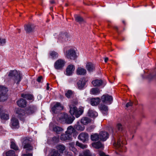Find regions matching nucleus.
Returning a JSON list of instances; mask_svg holds the SVG:
<instances>
[{"mask_svg": "<svg viewBox=\"0 0 156 156\" xmlns=\"http://www.w3.org/2000/svg\"><path fill=\"white\" fill-rule=\"evenodd\" d=\"M8 76L17 84H19L22 79V76L16 70H10L8 74Z\"/></svg>", "mask_w": 156, "mask_h": 156, "instance_id": "1", "label": "nucleus"}, {"mask_svg": "<svg viewBox=\"0 0 156 156\" xmlns=\"http://www.w3.org/2000/svg\"><path fill=\"white\" fill-rule=\"evenodd\" d=\"M69 108V112L71 115H75L76 118L79 117L83 112V110L82 109H80L78 110L77 108L74 105H70Z\"/></svg>", "mask_w": 156, "mask_h": 156, "instance_id": "2", "label": "nucleus"}, {"mask_svg": "<svg viewBox=\"0 0 156 156\" xmlns=\"http://www.w3.org/2000/svg\"><path fill=\"white\" fill-rule=\"evenodd\" d=\"M125 137H121L119 139H118L117 142H115L114 143V146L116 147L117 148L119 149V151H124L123 149L125 148L123 146V144H125L124 141Z\"/></svg>", "mask_w": 156, "mask_h": 156, "instance_id": "3", "label": "nucleus"}, {"mask_svg": "<svg viewBox=\"0 0 156 156\" xmlns=\"http://www.w3.org/2000/svg\"><path fill=\"white\" fill-rule=\"evenodd\" d=\"M8 90L5 87L0 86V101H3L7 98V92Z\"/></svg>", "mask_w": 156, "mask_h": 156, "instance_id": "4", "label": "nucleus"}, {"mask_svg": "<svg viewBox=\"0 0 156 156\" xmlns=\"http://www.w3.org/2000/svg\"><path fill=\"white\" fill-rule=\"evenodd\" d=\"M23 148L25 149L26 152L33 150V147L30 144L29 140L27 137H24L23 139Z\"/></svg>", "mask_w": 156, "mask_h": 156, "instance_id": "5", "label": "nucleus"}, {"mask_svg": "<svg viewBox=\"0 0 156 156\" xmlns=\"http://www.w3.org/2000/svg\"><path fill=\"white\" fill-rule=\"evenodd\" d=\"M15 112L16 114H17L18 117L20 119L22 120H24V119L25 118V111L23 109L19 108H16L15 110Z\"/></svg>", "mask_w": 156, "mask_h": 156, "instance_id": "6", "label": "nucleus"}, {"mask_svg": "<svg viewBox=\"0 0 156 156\" xmlns=\"http://www.w3.org/2000/svg\"><path fill=\"white\" fill-rule=\"evenodd\" d=\"M66 62L64 60L59 59L56 61L54 65L55 69L58 70H61L64 66Z\"/></svg>", "mask_w": 156, "mask_h": 156, "instance_id": "7", "label": "nucleus"}, {"mask_svg": "<svg viewBox=\"0 0 156 156\" xmlns=\"http://www.w3.org/2000/svg\"><path fill=\"white\" fill-rule=\"evenodd\" d=\"M66 56L67 58L72 60H75L77 57L75 51L73 49L66 51Z\"/></svg>", "mask_w": 156, "mask_h": 156, "instance_id": "8", "label": "nucleus"}, {"mask_svg": "<svg viewBox=\"0 0 156 156\" xmlns=\"http://www.w3.org/2000/svg\"><path fill=\"white\" fill-rule=\"evenodd\" d=\"M63 109V106L59 102H57L52 108L51 110L53 113H57Z\"/></svg>", "mask_w": 156, "mask_h": 156, "instance_id": "9", "label": "nucleus"}, {"mask_svg": "<svg viewBox=\"0 0 156 156\" xmlns=\"http://www.w3.org/2000/svg\"><path fill=\"white\" fill-rule=\"evenodd\" d=\"M102 101L107 104H110L113 101V98L111 96L108 94L103 95L101 98Z\"/></svg>", "mask_w": 156, "mask_h": 156, "instance_id": "10", "label": "nucleus"}, {"mask_svg": "<svg viewBox=\"0 0 156 156\" xmlns=\"http://www.w3.org/2000/svg\"><path fill=\"white\" fill-rule=\"evenodd\" d=\"M87 82V81L85 78L80 79L77 83L78 88L80 90L83 89L86 87Z\"/></svg>", "mask_w": 156, "mask_h": 156, "instance_id": "11", "label": "nucleus"}, {"mask_svg": "<svg viewBox=\"0 0 156 156\" xmlns=\"http://www.w3.org/2000/svg\"><path fill=\"white\" fill-rule=\"evenodd\" d=\"M10 126L12 129H18L19 127L18 120L15 117H12L11 119Z\"/></svg>", "mask_w": 156, "mask_h": 156, "instance_id": "12", "label": "nucleus"}, {"mask_svg": "<svg viewBox=\"0 0 156 156\" xmlns=\"http://www.w3.org/2000/svg\"><path fill=\"white\" fill-rule=\"evenodd\" d=\"M36 110V107L32 105L26 108L25 109V112L27 115H30L33 114Z\"/></svg>", "mask_w": 156, "mask_h": 156, "instance_id": "13", "label": "nucleus"}, {"mask_svg": "<svg viewBox=\"0 0 156 156\" xmlns=\"http://www.w3.org/2000/svg\"><path fill=\"white\" fill-rule=\"evenodd\" d=\"M67 117V114L65 113H61L59 114L57 117L58 120L61 123H64L66 118Z\"/></svg>", "mask_w": 156, "mask_h": 156, "instance_id": "14", "label": "nucleus"}, {"mask_svg": "<svg viewBox=\"0 0 156 156\" xmlns=\"http://www.w3.org/2000/svg\"><path fill=\"white\" fill-rule=\"evenodd\" d=\"M99 135V139L103 141L106 140L109 137L108 133L105 131H101L100 132Z\"/></svg>", "mask_w": 156, "mask_h": 156, "instance_id": "15", "label": "nucleus"}, {"mask_svg": "<svg viewBox=\"0 0 156 156\" xmlns=\"http://www.w3.org/2000/svg\"><path fill=\"white\" fill-rule=\"evenodd\" d=\"M88 135L87 133H82L79 135L78 138L83 142H85L88 140Z\"/></svg>", "mask_w": 156, "mask_h": 156, "instance_id": "16", "label": "nucleus"}, {"mask_svg": "<svg viewBox=\"0 0 156 156\" xmlns=\"http://www.w3.org/2000/svg\"><path fill=\"white\" fill-rule=\"evenodd\" d=\"M74 70L75 67L74 65L72 64L69 65L66 69V75L68 76L71 75Z\"/></svg>", "mask_w": 156, "mask_h": 156, "instance_id": "17", "label": "nucleus"}, {"mask_svg": "<svg viewBox=\"0 0 156 156\" xmlns=\"http://www.w3.org/2000/svg\"><path fill=\"white\" fill-rule=\"evenodd\" d=\"M24 29L27 33L32 32L34 30V26L31 24H25L24 26Z\"/></svg>", "mask_w": 156, "mask_h": 156, "instance_id": "18", "label": "nucleus"}, {"mask_svg": "<svg viewBox=\"0 0 156 156\" xmlns=\"http://www.w3.org/2000/svg\"><path fill=\"white\" fill-rule=\"evenodd\" d=\"M86 68L88 71L90 72H93L95 69L94 65L91 62L87 63Z\"/></svg>", "mask_w": 156, "mask_h": 156, "instance_id": "19", "label": "nucleus"}, {"mask_svg": "<svg viewBox=\"0 0 156 156\" xmlns=\"http://www.w3.org/2000/svg\"><path fill=\"white\" fill-rule=\"evenodd\" d=\"M16 103L19 106L21 107H25L27 105L26 101L22 98L18 101Z\"/></svg>", "mask_w": 156, "mask_h": 156, "instance_id": "20", "label": "nucleus"}, {"mask_svg": "<svg viewBox=\"0 0 156 156\" xmlns=\"http://www.w3.org/2000/svg\"><path fill=\"white\" fill-rule=\"evenodd\" d=\"M71 135H69L67 133L61 134L60 136V139L62 140L65 141L66 140H70L71 139Z\"/></svg>", "mask_w": 156, "mask_h": 156, "instance_id": "21", "label": "nucleus"}, {"mask_svg": "<svg viewBox=\"0 0 156 156\" xmlns=\"http://www.w3.org/2000/svg\"><path fill=\"white\" fill-rule=\"evenodd\" d=\"M0 118L2 120H7L9 119V115L8 114L3 113L2 110L0 108Z\"/></svg>", "mask_w": 156, "mask_h": 156, "instance_id": "22", "label": "nucleus"}, {"mask_svg": "<svg viewBox=\"0 0 156 156\" xmlns=\"http://www.w3.org/2000/svg\"><path fill=\"white\" fill-rule=\"evenodd\" d=\"M74 128L77 130L80 131H83L84 129V126L83 124H81L79 122H77L74 125Z\"/></svg>", "mask_w": 156, "mask_h": 156, "instance_id": "23", "label": "nucleus"}, {"mask_svg": "<svg viewBox=\"0 0 156 156\" xmlns=\"http://www.w3.org/2000/svg\"><path fill=\"white\" fill-rule=\"evenodd\" d=\"M92 83L94 86L99 87L103 83V81L102 80H96L92 82Z\"/></svg>", "mask_w": 156, "mask_h": 156, "instance_id": "24", "label": "nucleus"}, {"mask_svg": "<svg viewBox=\"0 0 156 156\" xmlns=\"http://www.w3.org/2000/svg\"><path fill=\"white\" fill-rule=\"evenodd\" d=\"M92 146L96 149H103L104 147L103 145L100 141H98L92 144Z\"/></svg>", "mask_w": 156, "mask_h": 156, "instance_id": "25", "label": "nucleus"}, {"mask_svg": "<svg viewBox=\"0 0 156 156\" xmlns=\"http://www.w3.org/2000/svg\"><path fill=\"white\" fill-rule=\"evenodd\" d=\"M100 99L99 98H93L90 100V104L92 106L97 105L99 103Z\"/></svg>", "mask_w": 156, "mask_h": 156, "instance_id": "26", "label": "nucleus"}, {"mask_svg": "<svg viewBox=\"0 0 156 156\" xmlns=\"http://www.w3.org/2000/svg\"><path fill=\"white\" fill-rule=\"evenodd\" d=\"M100 109L101 110L102 113L104 115H107L108 113V107L107 106L101 105L100 107Z\"/></svg>", "mask_w": 156, "mask_h": 156, "instance_id": "27", "label": "nucleus"}, {"mask_svg": "<svg viewBox=\"0 0 156 156\" xmlns=\"http://www.w3.org/2000/svg\"><path fill=\"white\" fill-rule=\"evenodd\" d=\"M88 115L92 118H95L98 116V113L95 111L90 109L87 112Z\"/></svg>", "mask_w": 156, "mask_h": 156, "instance_id": "28", "label": "nucleus"}, {"mask_svg": "<svg viewBox=\"0 0 156 156\" xmlns=\"http://www.w3.org/2000/svg\"><path fill=\"white\" fill-rule=\"evenodd\" d=\"M91 120L87 117H83L81 120V123L83 125H86L90 123Z\"/></svg>", "mask_w": 156, "mask_h": 156, "instance_id": "29", "label": "nucleus"}, {"mask_svg": "<svg viewBox=\"0 0 156 156\" xmlns=\"http://www.w3.org/2000/svg\"><path fill=\"white\" fill-rule=\"evenodd\" d=\"M75 119L74 117H71L67 115V117L66 118L65 123L68 124H71L73 122Z\"/></svg>", "mask_w": 156, "mask_h": 156, "instance_id": "30", "label": "nucleus"}, {"mask_svg": "<svg viewBox=\"0 0 156 156\" xmlns=\"http://www.w3.org/2000/svg\"><path fill=\"white\" fill-rule=\"evenodd\" d=\"M76 73L78 75H84L86 73V70L84 68L79 67L77 70Z\"/></svg>", "mask_w": 156, "mask_h": 156, "instance_id": "31", "label": "nucleus"}, {"mask_svg": "<svg viewBox=\"0 0 156 156\" xmlns=\"http://www.w3.org/2000/svg\"><path fill=\"white\" fill-rule=\"evenodd\" d=\"M79 156H92V154L89 150H87L80 154Z\"/></svg>", "mask_w": 156, "mask_h": 156, "instance_id": "32", "label": "nucleus"}, {"mask_svg": "<svg viewBox=\"0 0 156 156\" xmlns=\"http://www.w3.org/2000/svg\"><path fill=\"white\" fill-rule=\"evenodd\" d=\"M21 96L29 100H32L34 98V97L32 95L29 94H22Z\"/></svg>", "mask_w": 156, "mask_h": 156, "instance_id": "33", "label": "nucleus"}, {"mask_svg": "<svg viewBox=\"0 0 156 156\" xmlns=\"http://www.w3.org/2000/svg\"><path fill=\"white\" fill-rule=\"evenodd\" d=\"M75 131V129L72 126H70L68 127L67 130L66 131V133L71 135V134Z\"/></svg>", "mask_w": 156, "mask_h": 156, "instance_id": "34", "label": "nucleus"}, {"mask_svg": "<svg viewBox=\"0 0 156 156\" xmlns=\"http://www.w3.org/2000/svg\"><path fill=\"white\" fill-rule=\"evenodd\" d=\"M91 94H98L100 93V90L99 89L97 88H93L90 90Z\"/></svg>", "mask_w": 156, "mask_h": 156, "instance_id": "35", "label": "nucleus"}, {"mask_svg": "<svg viewBox=\"0 0 156 156\" xmlns=\"http://www.w3.org/2000/svg\"><path fill=\"white\" fill-rule=\"evenodd\" d=\"M56 148L61 153H63L66 148L65 146L63 145H58L57 146Z\"/></svg>", "mask_w": 156, "mask_h": 156, "instance_id": "36", "label": "nucleus"}, {"mask_svg": "<svg viewBox=\"0 0 156 156\" xmlns=\"http://www.w3.org/2000/svg\"><path fill=\"white\" fill-rule=\"evenodd\" d=\"M116 128L117 129L118 131L119 132H122L124 135V133L125 134L126 132L123 130V128L122 125L120 123H118L116 126Z\"/></svg>", "mask_w": 156, "mask_h": 156, "instance_id": "37", "label": "nucleus"}, {"mask_svg": "<svg viewBox=\"0 0 156 156\" xmlns=\"http://www.w3.org/2000/svg\"><path fill=\"white\" fill-rule=\"evenodd\" d=\"M53 131L57 133H59L60 132L63 131V129L61 127L55 126L53 128Z\"/></svg>", "mask_w": 156, "mask_h": 156, "instance_id": "38", "label": "nucleus"}, {"mask_svg": "<svg viewBox=\"0 0 156 156\" xmlns=\"http://www.w3.org/2000/svg\"><path fill=\"white\" fill-rule=\"evenodd\" d=\"M70 147L69 149L72 151L75 154H76L77 153V149L74 147V144L71 143L69 144Z\"/></svg>", "mask_w": 156, "mask_h": 156, "instance_id": "39", "label": "nucleus"}, {"mask_svg": "<svg viewBox=\"0 0 156 156\" xmlns=\"http://www.w3.org/2000/svg\"><path fill=\"white\" fill-rule=\"evenodd\" d=\"M91 139L92 141H97L99 139V135L95 133L91 136Z\"/></svg>", "mask_w": 156, "mask_h": 156, "instance_id": "40", "label": "nucleus"}, {"mask_svg": "<svg viewBox=\"0 0 156 156\" xmlns=\"http://www.w3.org/2000/svg\"><path fill=\"white\" fill-rule=\"evenodd\" d=\"M75 18L76 21L80 23H81L84 22L83 19L80 16H75Z\"/></svg>", "mask_w": 156, "mask_h": 156, "instance_id": "41", "label": "nucleus"}, {"mask_svg": "<svg viewBox=\"0 0 156 156\" xmlns=\"http://www.w3.org/2000/svg\"><path fill=\"white\" fill-rule=\"evenodd\" d=\"M50 55L53 59H56L58 57V53L54 51L50 52Z\"/></svg>", "mask_w": 156, "mask_h": 156, "instance_id": "42", "label": "nucleus"}, {"mask_svg": "<svg viewBox=\"0 0 156 156\" xmlns=\"http://www.w3.org/2000/svg\"><path fill=\"white\" fill-rule=\"evenodd\" d=\"M6 156H16L15 151L12 150H10L6 153Z\"/></svg>", "mask_w": 156, "mask_h": 156, "instance_id": "43", "label": "nucleus"}, {"mask_svg": "<svg viewBox=\"0 0 156 156\" xmlns=\"http://www.w3.org/2000/svg\"><path fill=\"white\" fill-rule=\"evenodd\" d=\"M10 146L11 148L15 150H18V146L14 142H11Z\"/></svg>", "mask_w": 156, "mask_h": 156, "instance_id": "44", "label": "nucleus"}, {"mask_svg": "<svg viewBox=\"0 0 156 156\" xmlns=\"http://www.w3.org/2000/svg\"><path fill=\"white\" fill-rule=\"evenodd\" d=\"M73 94V92L71 90H68L65 93V95L68 98H70Z\"/></svg>", "mask_w": 156, "mask_h": 156, "instance_id": "45", "label": "nucleus"}, {"mask_svg": "<svg viewBox=\"0 0 156 156\" xmlns=\"http://www.w3.org/2000/svg\"><path fill=\"white\" fill-rule=\"evenodd\" d=\"M51 156H61L58 151L53 150L52 151Z\"/></svg>", "mask_w": 156, "mask_h": 156, "instance_id": "46", "label": "nucleus"}, {"mask_svg": "<svg viewBox=\"0 0 156 156\" xmlns=\"http://www.w3.org/2000/svg\"><path fill=\"white\" fill-rule=\"evenodd\" d=\"M76 145L83 149L86 148V145L81 144L78 141L76 142Z\"/></svg>", "mask_w": 156, "mask_h": 156, "instance_id": "47", "label": "nucleus"}, {"mask_svg": "<svg viewBox=\"0 0 156 156\" xmlns=\"http://www.w3.org/2000/svg\"><path fill=\"white\" fill-rule=\"evenodd\" d=\"M6 42L5 40L0 38V44L2 45H3Z\"/></svg>", "mask_w": 156, "mask_h": 156, "instance_id": "48", "label": "nucleus"}, {"mask_svg": "<svg viewBox=\"0 0 156 156\" xmlns=\"http://www.w3.org/2000/svg\"><path fill=\"white\" fill-rule=\"evenodd\" d=\"M63 37L65 38V40L66 41L68 40L69 34L67 33H65L64 34H63Z\"/></svg>", "mask_w": 156, "mask_h": 156, "instance_id": "49", "label": "nucleus"}, {"mask_svg": "<svg viewBox=\"0 0 156 156\" xmlns=\"http://www.w3.org/2000/svg\"><path fill=\"white\" fill-rule=\"evenodd\" d=\"M133 105V103L130 101L129 102H128L126 104V106L127 108H128L129 106H132Z\"/></svg>", "mask_w": 156, "mask_h": 156, "instance_id": "50", "label": "nucleus"}, {"mask_svg": "<svg viewBox=\"0 0 156 156\" xmlns=\"http://www.w3.org/2000/svg\"><path fill=\"white\" fill-rule=\"evenodd\" d=\"M59 140L58 137H54L52 138V140L55 143H57Z\"/></svg>", "mask_w": 156, "mask_h": 156, "instance_id": "51", "label": "nucleus"}, {"mask_svg": "<svg viewBox=\"0 0 156 156\" xmlns=\"http://www.w3.org/2000/svg\"><path fill=\"white\" fill-rule=\"evenodd\" d=\"M98 154L100 156H108V155H106L104 152L101 151L98 152Z\"/></svg>", "mask_w": 156, "mask_h": 156, "instance_id": "52", "label": "nucleus"}, {"mask_svg": "<svg viewBox=\"0 0 156 156\" xmlns=\"http://www.w3.org/2000/svg\"><path fill=\"white\" fill-rule=\"evenodd\" d=\"M43 77L41 76L38 77L37 79V81L38 82H40L42 79Z\"/></svg>", "mask_w": 156, "mask_h": 156, "instance_id": "53", "label": "nucleus"}, {"mask_svg": "<svg viewBox=\"0 0 156 156\" xmlns=\"http://www.w3.org/2000/svg\"><path fill=\"white\" fill-rule=\"evenodd\" d=\"M66 156H72V155L71 153L69 152L66 153Z\"/></svg>", "mask_w": 156, "mask_h": 156, "instance_id": "54", "label": "nucleus"}, {"mask_svg": "<svg viewBox=\"0 0 156 156\" xmlns=\"http://www.w3.org/2000/svg\"><path fill=\"white\" fill-rule=\"evenodd\" d=\"M22 156H32V154H23Z\"/></svg>", "mask_w": 156, "mask_h": 156, "instance_id": "55", "label": "nucleus"}, {"mask_svg": "<svg viewBox=\"0 0 156 156\" xmlns=\"http://www.w3.org/2000/svg\"><path fill=\"white\" fill-rule=\"evenodd\" d=\"M49 84L48 83H47V88L46 89L47 90H49Z\"/></svg>", "mask_w": 156, "mask_h": 156, "instance_id": "56", "label": "nucleus"}, {"mask_svg": "<svg viewBox=\"0 0 156 156\" xmlns=\"http://www.w3.org/2000/svg\"><path fill=\"white\" fill-rule=\"evenodd\" d=\"M108 58H107V57L105 58V62H107V61H108Z\"/></svg>", "mask_w": 156, "mask_h": 156, "instance_id": "57", "label": "nucleus"}, {"mask_svg": "<svg viewBox=\"0 0 156 156\" xmlns=\"http://www.w3.org/2000/svg\"><path fill=\"white\" fill-rule=\"evenodd\" d=\"M50 2L51 4H54L55 3V1L53 0H52L50 1Z\"/></svg>", "mask_w": 156, "mask_h": 156, "instance_id": "58", "label": "nucleus"}, {"mask_svg": "<svg viewBox=\"0 0 156 156\" xmlns=\"http://www.w3.org/2000/svg\"><path fill=\"white\" fill-rule=\"evenodd\" d=\"M114 28L116 30H118V28L117 26H115L114 27Z\"/></svg>", "mask_w": 156, "mask_h": 156, "instance_id": "59", "label": "nucleus"}, {"mask_svg": "<svg viewBox=\"0 0 156 156\" xmlns=\"http://www.w3.org/2000/svg\"><path fill=\"white\" fill-rule=\"evenodd\" d=\"M90 127L92 129L94 128V127L93 126H92Z\"/></svg>", "mask_w": 156, "mask_h": 156, "instance_id": "60", "label": "nucleus"}, {"mask_svg": "<svg viewBox=\"0 0 156 156\" xmlns=\"http://www.w3.org/2000/svg\"><path fill=\"white\" fill-rule=\"evenodd\" d=\"M122 23H124V24H125V22L124 21H122Z\"/></svg>", "mask_w": 156, "mask_h": 156, "instance_id": "61", "label": "nucleus"}, {"mask_svg": "<svg viewBox=\"0 0 156 156\" xmlns=\"http://www.w3.org/2000/svg\"><path fill=\"white\" fill-rule=\"evenodd\" d=\"M50 9L51 10L52 9V7H51L50 8Z\"/></svg>", "mask_w": 156, "mask_h": 156, "instance_id": "62", "label": "nucleus"}, {"mask_svg": "<svg viewBox=\"0 0 156 156\" xmlns=\"http://www.w3.org/2000/svg\"><path fill=\"white\" fill-rule=\"evenodd\" d=\"M20 29H19V32H20Z\"/></svg>", "mask_w": 156, "mask_h": 156, "instance_id": "63", "label": "nucleus"}, {"mask_svg": "<svg viewBox=\"0 0 156 156\" xmlns=\"http://www.w3.org/2000/svg\"><path fill=\"white\" fill-rule=\"evenodd\" d=\"M155 123L156 124V120H155Z\"/></svg>", "mask_w": 156, "mask_h": 156, "instance_id": "64", "label": "nucleus"}]
</instances>
